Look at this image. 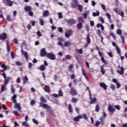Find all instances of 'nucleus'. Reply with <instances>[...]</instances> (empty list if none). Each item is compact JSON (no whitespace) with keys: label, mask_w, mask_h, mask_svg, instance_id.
I'll return each mask as SVG.
<instances>
[{"label":"nucleus","mask_w":127,"mask_h":127,"mask_svg":"<svg viewBox=\"0 0 127 127\" xmlns=\"http://www.w3.org/2000/svg\"><path fill=\"white\" fill-rule=\"evenodd\" d=\"M32 121L36 125H38V121L36 120L35 119H33Z\"/></svg>","instance_id":"3c124183"},{"label":"nucleus","mask_w":127,"mask_h":127,"mask_svg":"<svg viewBox=\"0 0 127 127\" xmlns=\"http://www.w3.org/2000/svg\"><path fill=\"white\" fill-rule=\"evenodd\" d=\"M104 67H105V64H103L101 67V72L102 73V74H105V73H106V70H105V68H104Z\"/></svg>","instance_id":"b1692460"},{"label":"nucleus","mask_w":127,"mask_h":127,"mask_svg":"<svg viewBox=\"0 0 127 127\" xmlns=\"http://www.w3.org/2000/svg\"><path fill=\"white\" fill-rule=\"evenodd\" d=\"M17 97V96L16 95V94H14V95L11 98V100L13 101V103H14V104H15L17 101L16 99Z\"/></svg>","instance_id":"dca6fc26"},{"label":"nucleus","mask_w":127,"mask_h":127,"mask_svg":"<svg viewBox=\"0 0 127 127\" xmlns=\"http://www.w3.org/2000/svg\"><path fill=\"white\" fill-rule=\"evenodd\" d=\"M70 92L72 95V96H76V95H77L76 90H75V89H74V88L72 87L70 89Z\"/></svg>","instance_id":"4be33fe9"},{"label":"nucleus","mask_w":127,"mask_h":127,"mask_svg":"<svg viewBox=\"0 0 127 127\" xmlns=\"http://www.w3.org/2000/svg\"><path fill=\"white\" fill-rule=\"evenodd\" d=\"M20 81H21L20 78L18 77L16 80V83H17V84H19L20 83Z\"/></svg>","instance_id":"774afa93"},{"label":"nucleus","mask_w":127,"mask_h":127,"mask_svg":"<svg viewBox=\"0 0 127 127\" xmlns=\"http://www.w3.org/2000/svg\"><path fill=\"white\" fill-rule=\"evenodd\" d=\"M92 15L93 16H99V15H100V12H97L96 13V12H94L92 14Z\"/></svg>","instance_id":"c9c22d12"},{"label":"nucleus","mask_w":127,"mask_h":127,"mask_svg":"<svg viewBox=\"0 0 127 127\" xmlns=\"http://www.w3.org/2000/svg\"><path fill=\"white\" fill-rule=\"evenodd\" d=\"M100 124H101V122H100L99 121H97L96 122L95 126V127H99V126H100Z\"/></svg>","instance_id":"4d7b16f0"},{"label":"nucleus","mask_w":127,"mask_h":127,"mask_svg":"<svg viewBox=\"0 0 127 127\" xmlns=\"http://www.w3.org/2000/svg\"><path fill=\"white\" fill-rule=\"evenodd\" d=\"M117 34H119V35H121L122 30H121L120 29L117 30Z\"/></svg>","instance_id":"bf43d9fd"},{"label":"nucleus","mask_w":127,"mask_h":127,"mask_svg":"<svg viewBox=\"0 0 127 127\" xmlns=\"http://www.w3.org/2000/svg\"><path fill=\"white\" fill-rule=\"evenodd\" d=\"M64 35L66 38H69V37L72 35V31L71 30L67 31V32L65 33Z\"/></svg>","instance_id":"f8f14e48"},{"label":"nucleus","mask_w":127,"mask_h":127,"mask_svg":"<svg viewBox=\"0 0 127 127\" xmlns=\"http://www.w3.org/2000/svg\"><path fill=\"white\" fill-rule=\"evenodd\" d=\"M48 15H49V11L46 10L43 12V16L44 17H46L47 16H48Z\"/></svg>","instance_id":"a211bd4d"},{"label":"nucleus","mask_w":127,"mask_h":127,"mask_svg":"<svg viewBox=\"0 0 127 127\" xmlns=\"http://www.w3.org/2000/svg\"><path fill=\"white\" fill-rule=\"evenodd\" d=\"M80 119H83V115H79V116L75 117L73 119V121H74V122H79V121H80Z\"/></svg>","instance_id":"9d476101"},{"label":"nucleus","mask_w":127,"mask_h":127,"mask_svg":"<svg viewBox=\"0 0 127 127\" xmlns=\"http://www.w3.org/2000/svg\"><path fill=\"white\" fill-rule=\"evenodd\" d=\"M76 27L77 29H79V30H81V29H82V28L83 27V24H82V23H78L76 25Z\"/></svg>","instance_id":"412c9836"},{"label":"nucleus","mask_w":127,"mask_h":127,"mask_svg":"<svg viewBox=\"0 0 127 127\" xmlns=\"http://www.w3.org/2000/svg\"><path fill=\"white\" fill-rule=\"evenodd\" d=\"M6 38H7V35H6V33H3L2 34H0V40L4 41Z\"/></svg>","instance_id":"423d86ee"},{"label":"nucleus","mask_w":127,"mask_h":127,"mask_svg":"<svg viewBox=\"0 0 127 127\" xmlns=\"http://www.w3.org/2000/svg\"><path fill=\"white\" fill-rule=\"evenodd\" d=\"M108 111L110 112V113H113V112H115V109L113 108L111 105H109L108 107Z\"/></svg>","instance_id":"6ab92c4d"},{"label":"nucleus","mask_w":127,"mask_h":127,"mask_svg":"<svg viewBox=\"0 0 127 127\" xmlns=\"http://www.w3.org/2000/svg\"><path fill=\"white\" fill-rule=\"evenodd\" d=\"M110 35L112 36L115 40H116V38H117V37H116V35L113 32L110 33Z\"/></svg>","instance_id":"37998d69"},{"label":"nucleus","mask_w":127,"mask_h":127,"mask_svg":"<svg viewBox=\"0 0 127 127\" xmlns=\"http://www.w3.org/2000/svg\"><path fill=\"white\" fill-rule=\"evenodd\" d=\"M78 7L79 10H80V12H82V10L83 9V6H82V5H78Z\"/></svg>","instance_id":"a19ab883"},{"label":"nucleus","mask_w":127,"mask_h":127,"mask_svg":"<svg viewBox=\"0 0 127 127\" xmlns=\"http://www.w3.org/2000/svg\"><path fill=\"white\" fill-rule=\"evenodd\" d=\"M5 86V84L1 86L0 94H2L4 91H6V87Z\"/></svg>","instance_id":"aec40b11"},{"label":"nucleus","mask_w":127,"mask_h":127,"mask_svg":"<svg viewBox=\"0 0 127 127\" xmlns=\"http://www.w3.org/2000/svg\"><path fill=\"white\" fill-rule=\"evenodd\" d=\"M78 21L79 23H81L83 24L84 23V18H83V17H79L78 18Z\"/></svg>","instance_id":"393cba45"},{"label":"nucleus","mask_w":127,"mask_h":127,"mask_svg":"<svg viewBox=\"0 0 127 127\" xmlns=\"http://www.w3.org/2000/svg\"><path fill=\"white\" fill-rule=\"evenodd\" d=\"M87 90H88V92H89V96H90V100H91L90 101V104H95L96 103V102H97V98H96V97L94 96V95L93 96V98H92V94L91 93V91H90V88H89L88 86L87 87L86 91H87Z\"/></svg>","instance_id":"f03ea898"},{"label":"nucleus","mask_w":127,"mask_h":127,"mask_svg":"<svg viewBox=\"0 0 127 127\" xmlns=\"http://www.w3.org/2000/svg\"><path fill=\"white\" fill-rule=\"evenodd\" d=\"M82 118H83V119H84V120H87V119H88V117H87V114H85V113L83 114Z\"/></svg>","instance_id":"ea45409f"},{"label":"nucleus","mask_w":127,"mask_h":127,"mask_svg":"<svg viewBox=\"0 0 127 127\" xmlns=\"http://www.w3.org/2000/svg\"><path fill=\"white\" fill-rule=\"evenodd\" d=\"M30 105L31 106H34L35 105V100H33L30 102Z\"/></svg>","instance_id":"8fccbe9b"},{"label":"nucleus","mask_w":127,"mask_h":127,"mask_svg":"<svg viewBox=\"0 0 127 127\" xmlns=\"http://www.w3.org/2000/svg\"><path fill=\"white\" fill-rule=\"evenodd\" d=\"M37 35H38V37L42 36V34H41V32H40V31H38V32H37Z\"/></svg>","instance_id":"6e6d98bb"},{"label":"nucleus","mask_w":127,"mask_h":127,"mask_svg":"<svg viewBox=\"0 0 127 127\" xmlns=\"http://www.w3.org/2000/svg\"><path fill=\"white\" fill-rule=\"evenodd\" d=\"M44 91L47 92V93H50L51 90H50V87L45 85V88H43Z\"/></svg>","instance_id":"4468645a"},{"label":"nucleus","mask_w":127,"mask_h":127,"mask_svg":"<svg viewBox=\"0 0 127 127\" xmlns=\"http://www.w3.org/2000/svg\"><path fill=\"white\" fill-rule=\"evenodd\" d=\"M40 100H41V102H42L41 103H39L41 107L44 108V109H46L48 110V112H49V111H51L52 108L50 106H48L47 104L43 103H47V100H46V98H45L44 97L42 96L40 98Z\"/></svg>","instance_id":"f257e3e1"},{"label":"nucleus","mask_w":127,"mask_h":127,"mask_svg":"<svg viewBox=\"0 0 127 127\" xmlns=\"http://www.w3.org/2000/svg\"><path fill=\"white\" fill-rule=\"evenodd\" d=\"M14 115H15V116H19V114H18V112L16 111H14L13 112Z\"/></svg>","instance_id":"052dcab7"},{"label":"nucleus","mask_w":127,"mask_h":127,"mask_svg":"<svg viewBox=\"0 0 127 127\" xmlns=\"http://www.w3.org/2000/svg\"><path fill=\"white\" fill-rule=\"evenodd\" d=\"M22 125H23V127H29V125H28V124L26 122H23Z\"/></svg>","instance_id":"473e14b6"},{"label":"nucleus","mask_w":127,"mask_h":127,"mask_svg":"<svg viewBox=\"0 0 127 127\" xmlns=\"http://www.w3.org/2000/svg\"><path fill=\"white\" fill-rule=\"evenodd\" d=\"M28 15H29L30 16H33V11H31V10L30 11H29Z\"/></svg>","instance_id":"de8ad7c7"},{"label":"nucleus","mask_w":127,"mask_h":127,"mask_svg":"<svg viewBox=\"0 0 127 127\" xmlns=\"http://www.w3.org/2000/svg\"><path fill=\"white\" fill-rule=\"evenodd\" d=\"M106 16L108 17V18L109 19H111V14H110V13H106Z\"/></svg>","instance_id":"0e129e2a"},{"label":"nucleus","mask_w":127,"mask_h":127,"mask_svg":"<svg viewBox=\"0 0 127 127\" xmlns=\"http://www.w3.org/2000/svg\"><path fill=\"white\" fill-rule=\"evenodd\" d=\"M60 97H63V92H62V90H60L59 91V95Z\"/></svg>","instance_id":"4c0bfd02"},{"label":"nucleus","mask_w":127,"mask_h":127,"mask_svg":"<svg viewBox=\"0 0 127 127\" xmlns=\"http://www.w3.org/2000/svg\"><path fill=\"white\" fill-rule=\"evenodd\" d=\"M99 53V55L100 56V57H101V59L102 57H104V55L103 54V52H100V51H99L98 52Z\"/></svg>","instance_id":"864d4df0"},{"label":"nucleus","mask_w":127,"mask_h":127,"mask_svg":"<svg viewBox=\"0 0 127 127\" xmlns=\"http://www.w3.org/2000/svg\"><path fill=\"white\" fill-rule=\"evenodd\" d=\"M14 108L16 110H18V112H20V113H21V106L20 103H15V105H14Z\"/></svg>","instance_id":"20e7f679"},{"label":"nucleus","mask_w":127,"mask_h":127,"mask_svg":"<svg viewBox=\"0 0 127 127\" xmlns=\"http://www.w3.org/2000/svg\"><path fill=\"white\" fill-rule=\"evenodd\" d=\"M72 7L75 8L78 6V1L77 0H73L71 3Z\"/></svg>","instance_id":"1a4fd4ad"},{"label":"nucleus","mask_w":127,"mask_h":127,"mask_svg":"<svg viewBox=\"0 0 127 127\" xmlns=\"http://www.w3.org/2000/svg\"><path fill=\"white\" fill-rule=\"evenodd\" d=\"M99 86L101 87V88H103L104 90H107V85L103 82H101L100 83Z\"/></svg>","instance_id":"5701e85b"},{"label":"nucleus","mask_w":127,"mask_h":127,"mask_svg":"<svg viewBox=\"0 0 127 127\" xmlns=\"http://www.w3.org/2000/svg\"><path fill=\"white\" fill-rule=\"evenodd\" d=\"M116 49L117 51V53H118V54H120L121 53V49H120V47H119L118 46H116Z\"/></svg>","instance_id":"e433bc0d"},{"label":"nucleus","mask_w":127,"mask_h":127,"mask_svg":"<svg viewBox=\"0 0 127 127\" xmlns=\"http://www.w3.org/2000/svg\"><path fill=\"white\" fill-rule=\"evenodd\" d=\"M39 22L40 25L43 26L44 25V20L42 19H39Z\"/></svg>","instance_id":"f704fd0d"},{"label":"nucleus","mask_w":127,"mask_h":127,"mask_svg":"<svg viewBox=\"0 0 127 127\" xmlns=\"http://www.w3.org/2000/svg\"><path fill=\"white\" fill-rule=\"evenodd\" d=\"M11 92H12V94H14L15 92V88H14V86H13V85H11Z\"/></svg>","instance_id":"7c9ffc66"},{"label":"nucleus","mask_w":127,"mask_h":127,"mask_svg":"<svg viewBox=\"0 0 127 127\" xmlns=\"http://www.w3.org/2000/svg\"><path fill=\"white\" fill-rule=\"evenodd\" d=\"M22 80L23 81V85H24L25 84H26V83L28 82V78L26 75H25L24 77H23Z\"/></svg>","instance_id":"f3484780"},{"label":"nucleus","mask_w":127,"mask_h":127,"mask_svg":"<svg viewBox=\"0 0 127 127\" xmlns=\"http://www.w3.org/2000/svg\"><path fill=\"white\" fill-rule=\"evenodd\" d=\"M101 61L103 62V63H104V64H106V65H108V64H109V62L105 60V58H104V57H102L101 58Z\"/></svg>","instance_id":"bb28decb"},{"label":"nucleus","mask_w":127,"mask_h":127,"mask_svg":"<svg viewBox=\"0 0 127 127\" xmlns=\"http://www.w3.org/2000/svg\"><path fill=\"white\" fill-rule=\"evenodd\" d=\"M116 85L117 87V89H120V87H121V83H120V82H118L116 83Z\"/></svg>","instance_id":"13d9d810"},{"label":"nucleus","mask_w":127,"mask_h":127,"mask_svg":"<svg viewBox=\"0 0 127 127\" xmlns=\"http://www.w3.org/2000/svg\"><path fill=\"white\" fill-rule=\"evenodd\" d=\"M68 110L70 113H72L73 112V109L72 108V105L71 104L68 105Z\"/></svg>","instance_id":"2f4dec72"},{"label":"nucleus","mask_w":127,"mask_h":127,"mask_svg":"<svg viewBox=\"0 0 127 127\" xmlns=\"http://www.w3.org/2000/svg\"><path fill=\"white\" fill-rule=\"evenodd\" d=\"M72 46V43L70 41H67L64 43L65 47H69Z\"/></svg>","instance_id":"2eb2a0df"},{"label":"nucleus","mask_w":127,"mask_h":127,"mask_svg":"<svg viewBox=\"0 0 127 127\" xmlns=\"http://www.w3.org/2000/svg\"><path fill=\"white\" fill-rule=\"evenodd\" d=\"M40 54L42 57H44V56L47 57V53L46 52V50L45 49V48L41 49Z\"/></svg>","instance_id":"0eeeda50"},{"label":"nucleus","mask_w":127,"mask_h":127,"mask_svg":"<svg viewBox=\"0 0 127 127\" xmlns=\"http://www.w3.org/2000/svg\"><path fill=\"white\" fill-rule=\"evenodd\" d=\"M115 108L117 109V110H118V111L121 110V106H120V105H116Z\"/></svg>","instance_id":"338daca9"},{"label":"nucleus","mask_w":127,"mask_h":127,"mask_svg":"<svg viewBox=\"0 0 127 127\" xmlns=\"http://www.w3.org/2000/svg\"><path fill=\"white\" fill-rule=\"evenodd\" d=\"M76 51L78 53H79V54H83V50H82V49H76Z\"/></svg>","instance_id":"c756f323"},{"label":"nucleus","mask_w":127,"mask_h":127,"mask_svg":"<svg viewBox=\"0 0 127 127\" xmlns=\"http://www.w3.org/2000/svg\"><path fill=\"white\" fill-rule=\"evenodd\" d=\"M46 57L51 60H56V56L52 53H47Z\"/></svg>","instance_id":"7ed1b4c3"},{"label":"nucleus","mask_w":127,"mask_h":127,"mask_svg":"<svg viewBox=\"0 0 127 127\" xmlns=\"http://www.w3.org/2000/svg\"><path fill=\"white\" fill-rule=\"evenodd\" d=\"M46 69V67L44 65L42 64L40 66L39 70H40L41 71H44V70H45Z\"/></svg>","instance_id":"c85d7f7f"},{"label":"nucleus","mask_w":127,"mask_h":127,"mask_svg":"<svg viewBox=\"0 0 127 127\" xmlns=\"http://www.w3.org/2000/svg\"><path fill=\"white\" fill-rule=\"evenodd\" d=\"M77 101H78V99L75 98L74 97L72 98V103H77Z\"/></svg>","instance_id":"a18cd8bd"},{"label":"nucleus","mask_w":127,"mask_h":127,"mask_svg":"<svg viewBox=\"0 0 127 127\" xmlns=\"http://www.w3.org/2000/svg\"><path fill=\"white\" fill-rule=\"evenodd\" d=\"M118 13H119V14L120 15H121L122 17L124 16V13H123V11H119V12H118Z\"/></svg>","instance_id":"69168bd1"},{"label":"nucleus","mask_w":127,"mask_h":127,"mask_svg":"<svg viewBox=\"0 0 127 127\" xmlns=\"http://www.w3.org/2000/svg\"><path fill=\"white\" fill-rule=\"evenodd\" d=\"M59 18H63V15H62V13L59 12L58 13Z\"/></svg>","instance_id":"603ef678"},{"label":"nucleus","mask_w":127,"mask_h":127,"mask_svg":"<svg viewBox=\"0 0 127 127\" xmlns=\"http://www.w3.org/2000/svg\"><path fill=\"white\" fill-rule=\"evenodd\" d=\"M6 1L7 2V3L8 6H11V5H12V4H13L12 1H11L10 0H6Z\"/></svg>","instance_id":"cd10ccee"},{"label":"nucleus","mask_w":127,"mask_h":127,"mask_svg":"<svg viewBox=\"0 0 127 127\" xmlns=\"http://www.w3.org/2000/svg\"><path fill=\"white\" fill-rule=\"evenodd\" d=\"M118 69H121V71L119 69L117 70V72L120 74V75H123L124 74V71H125V68H124L123 67H121L120 65H118Z\"/></svg>","instance_id":"6e6552de"},{"label":"nucleus","mask_w":127,"mask_h":127,"mask_svg":"<svg viewBox=\"0 0 127 127\" xmlns=\"http://www.w3.org/2000/svg\"><path fill=\"white\" fill-rule=\"evenodd\" d=\"M1 67L3 69L1 70L2 72H4V71H6L9 68L8 66L5 65V64H3L1 65Z\"/></svg>","instance_id":"9b49d317"},{"label":"nucleus","mask_w":127,"mask_h":127,"mask_svg":"<svg viewBox=\"0 0 127 127\" xmlns=\"http://www.w3.org/2000/svg\"><path fill=\"white\" fill-rule=\"evenodd\" d=\"M11 57H12V59H14L15 58V56L14 55V54L12 53V52H11Z\"/></svg>","instance_id":"680f3d73"},{"label":"nucleus","mask_w":127,"mask_h":127,"mask_svg":"<svg viewBox=\"0 0 127 127\" xmlns=\"http://www.w3.org/2000/svg\"><path fill=\"white\" fill-rule=\"evenodd\" d=\"M99 111H100V107L99 105H96L95 107V112H98Z\"/></svg>","instance_id":"58836bf2"},{"label":"nucleus","mask_w":127,"mask_h":127,"mask_svg":"<svg viewBox=\"0 0 127 127\" xmlns=\"http://www.w3.org/2000/svg\"><path fill=\"white\" fill-rule=\"evenodd\" d=\"M66 59H67L68 60H70L72 58V57L69 55H67L65 56Z\"/></svg>","instance_id":"09e8293b"},{"label":"nucleus","mask_w":127,"mask_h":127,"mask_svg":"<svg viewBox=\"0 0 127 127\" xmlns=\"http://www.w3.org/2000/svg\"><path fill=\"white\" fill-rule=\"evenodd\" d=\"M58 45H59V46H61V47H62L63 48V47H64V45H63V43H62L61 42H59L58 43Z\"/></svg>","instance_id":"49530a36"},{"label":"nucleus","mask_w":127,"mask_h":127,"mask_svg":"<svg viewBox=\"0 0 127 127\" xmlns=\"http://www.w3.org/2000/svg\"><path fill=\"white\" fill-rule=\"evenodd\" d=\"M65 20L67 22L68 25H69V26H72L73 24H75V23H76V21L74 19H69V20L65 19Z\"/></svg>","instance_id":"39448f33"},{"label":"nucleus","mask_w":127,"mask_h":127,"mask_svg":"<svg viewBox=\"0 0 127 127\" xmlns=\"http://www.w3.org/2000/svg\"><path fill=\"white\" fill-rule=\"evenodd\" d=\"M73 64H70L68 66L69 71H72V69H73Z\"/></svg>","instance_id":"5fc2aeb1"},{"label":"nucleus","mask_w":127,"mask_h":127,"mask_svg":"<svg viewBox=\"0 0 127 127\" xmlns=\"http://www.w3.org/2000/svg\"><path fill=\"white\" fill-rule=\"evenodd\" d=\"M13 42L15 43V44H17V43H18V40H17L16 38H15L14 39Z\"/></svg>","instance_id":"e2e57ef3"},{"label":"nucleus","mask_w":127,"mask_h":127,"mask_svg":"<svg viewBox=\"0 0 127 127\" xmlns=\"http://www.w3.org/2000/svg\"><path fill=\"white\" fill-rule=\"evenodd\" d=\"M15 64L17 66H21L22 65V64L20 62H16Z\"/></svg>","instance_id":"c03bdc74"},{"label":"nucleus","mask_w":127,"mask_h":127,"mask_svg":"<svg viewBox=\"0 0 127 127\" xmlns=\"http://www.w3.org/2000/svg\"><path fill=\"white\" fill-rule=\"evenodd\" d=\"M24 55V57L26 58V60H27V59H28V54L27 53V52H25Z\"/></svg>","instance_id":"79ce46f5"},{"label":"nucleus","mask_w":127,"mask_h":127,"mask_svg":"<svg viewBox=\"0 0 127 127\" xmlns=\"http://www.w3.org/2000/svg\"><path fill=\"white\" fill-rule=\"evenodd\" d=\"M87 42L88 44L91 43V39H90V35L88 34L87 37Z\"/></svg>","instance_id":"72a5a7b5"},{"label":"nucleus","mask_w":127,"mask_h":127,"mask_svg":"<svg viewBox=\"0 0 127 127\" xmlns=\"http://www.w3.org/2000/svg\"><path fill=\"white\" fill-rule=\"evenodd\" d=\"M10 79H11V77H7L4 78V85H6L8 84L9 81H10Z\"/></svg>","instance_id":"ddd939ff"},{"label":"nucleus","mask_w":127,"mask_h":127,"mask_svg":"<svg viewBox=\"0 0 127 127\" xmlns=\"http://www.w3.org/2000/svg\"><path fill=\"white\" fill-rule=\"evenodd\" d=\"M31 6H26L24 7V10L26 11H30L31 10Z\"/></svg>","instance_id":"a878e982"}]
</instances>
